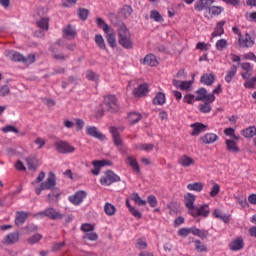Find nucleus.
Returning <instances> with one entry per match:
<instances>
[{"label": "nucleus", "instance_id": "obj_1", "mask_svg": "<svg viewBox=\"0 0 256 256\" xmlns=\"http://www.w3.org/2000/svg\"><path fill=\"white\" fill-rule=\"evenodd\" d=\"M118 43L124 49H133V40H131V34L125 24L118 29Z\"/></svg>", "mask_w": 256, "mask_h": 256}, {"label": "nucleus", "instance_id": "obj_2", "mask_svg": "<svg viewBox=\"0 0 256 256\" xmlns=\"http://www.w3.org/2000/svg\"><path fill=\"white\" fill-rule=\"evenodd\" d=\"M55 185H57V177L55 176V173L49 172L47 180L41 182L40 187L35 188V193L36 195H41V191L52 189Z\"/></svg>", "mask_w": 256, "mask_h": 256}, {"label": "nucleus", "instance_id": "obj_3", "mask_svg": "<svg viewBox=\"0 0 256 256\" xmlns=\"http://www.w3.org/2000/svg\"><path fill=\"white\" fill-rule=\"evenodd\" d=\"M81 231L86 233L82 239H88V241H97L99 239V235L93 231H95V226L89 223H84L81 225Z\"/></svg>", "mask_w": 256, "mask_h": 256}, {"label": "nucleus", "instance_id": "obj_4", "mask_svg": "<svg viewBox=\"0 0 256 256\" xmlns=\"http://www.w3.org/2000/svg\"><path fill=\"white\" fill-rule=\"evenodd\" d=\"M103 103L108 113H117V111H119V104H117L115 95L105 96Z\"/></svg>", "mask_w": 256, "mask_h": 256}, {"label": "nucleus", "instance_id": "obj_5", "mask_svg": "<svg viewBox=\"0 0 256 256\" xmlns=\"http://www.w3.org/2000/svg\"><path fill=\"white\" fill-rule=\"evenodd\" d=\"M121 181V177H119L112 170H107L104 173V176L100 179L101 185H113V183H118Z\"/></svg>", "mask_w": 256, "mask_h": 256}, {"label": "nucleus", "instance_id": "obj_6", "mask_svg": "<svg viewBox=\"0 0 256 256\" xmlns=\"http://www.w3.org/2000/svg\"><path fill=\"white\" fill-rule=\"evenodd\" d=\"M196 101H209V103H213L215 101V94H207V89L200 88L196 91Z\"/></svg>", "mask_w": 256, "mask_h": 256}, {"label": "nucleus", "instance_id": "obj_7", "mask_svg": "<svg viewBox=\"0 0 256 256\" xmlns=\"http://www.w3.org/2000/svg\"><path fill=\"white\" fill-rule=\"evenodd\" d=\"M56 151L62 153L63 155L67 153H73L75 151V147L71 146L68 142L58 141L55 143Z\"/></svg>", "mask_w": 256, "mask_h": 256}, {"label": "nucleus", "instance_id": "obj_8", "mask_svg": "<svg viewBox=\"0 0 256 256\" xmlns=\"http://www.w3.org/2000/svg\"><path fill=\"white\" fill-rule=\"evenodd\" d=\"M184 203H185L186 209H188L189 215H191L197 208V206H195V195L191 193H187L184 196Z\"/></svg>", "mask_w": 256, "mask_h": 256}, {"label": "nucleus", "instance_id": "obj_9", "mask_svg": "<svg viewBox=\"0 0 256 256\" xmlns=\"http://www.w3.org/2000/svg\"><path fill=\"white\" fill-rule=\"evenodd\" d=\"M4 56L13 63H23V54L15 50H6Z\"/></svg>", "mask_w": 256, "mask_h": 256}, {"label": "nucleus", "instance_id": "obj_10", "mask_svg": "<svg viewBox=\"0 0 256 256\" xmlns=\"http://www.w3.org/2000/svg\"><path fill=\"white\" fill-rule=\"evenodd\" d=\"M48 190L51 191V193L47 195L48 203H59V199H61V190L56 186L48 188Z\"/></svg>", "mask_w": 256, "mask_h": 256}, {"label": "nucleus", "instance_id": "obj_11", "mask_svg": "<svg viewBox=\"0 0 256 256\" xmlns=\"http://www.w3.org/2000/svg\"><path fill=\"white\" fill-rule=\"evenodd\" d=\"M85 197H87V192L85 190H79L74 195L69 196L68 199L73 205H81Z\"/></svg>", "mask_w": 256, "mask_h": 256}, {"label": "nucleus", "instance_id": "obj_12", "mask_svg": "<svg viewBox=\"0 0 256 256\" xmlns=\"http://www.w3.org/2000/svg\"><path fill=\"white\" fill-rule=\"evenodd\" d=\"M41 215H44V217H48L53 221H57V219H63L64 217L63 214H61V212L56 211L53 207L47 208L46 210L42 211Z\"/></svg>", "mask_w": 256, "mask_h": 256}, {"label": "nucleus", "instance_id": "obj_13", "mask_svg": "<svg viewBox=\"0 0 256 256\" xmlns=\"http://www.w3.org/2000/svg\"><path fill=\"white\" fill-rule=\"evenodd\" d=\"M238 43L242 48L253 47L255 45V37L251 36L250 33H246L244 38H238Z\"/></svg>", "mask_w": 256, "mask_h": 256}, {"label": "nucleus", "instance_id": "obj_14", "mask_svg": "<svg viewBox=\"0 0 256 256\" xmlns=\"http://www.w3.org/2000/svg\"><path fill=\"white\" fill-rule=\"evenodd\" d=\"M215 0H198L194 6L196 11H209Z\"/></svg>", "mask_w": 256, "mask_h": 256}, {"label": "nucleus", "instance_id": "obj_15", "mask_svg": "<svg viewBox=\"0 0 256 256\" xmlns=\"http://www.w3.org/2000/svg\"><path fill=\"white\" fill-rule=\"evenodd\" d=\"M209 205L203 204L200 207H196L191 214L192 217H209Z\"/></svg>", "mask_w": 256, "mask_h": 256}, {"label": "nucleus", "instance_id": "obj_16", "mask_svg": "<svg viewBox=\"0 0 256 256\" xmlns=\"http://www.w3.org/2000/svg\"><path fill=\"white\" fill-rule=\"evenodd\" d=\"M190 127L193 129L191 132L192 137H199L201 133H205V131H207V125L201 122L193 123Z\"/></svg>", "mask_w": 256, "mask_h": 256}, {"label": "nucleus", "instance_id": "obj_17", "mask_svg": "<svg viewBox=\"0 0 256 256\" xmlns=\"http://www.w3.org/2000/svg\"><path fill=\"white\" fill-rule=\"evenodd\" d=\"M86 133L90 137H93L94 139H98V141H105V135L99 132V130H97V127L95 126H88L86 128Z\"/></svg>", "mask_w": 256, "mask_h": 256}, {"label": "nucleus", "instance_id": "obj_18", "mask_svg": "<svg viewBox=\"0 0 256 256\" xmlns=\"http://www.w3.org/2000/svg\"><path fill=\"white\" fill-rule=\"evenodd\" d=\"M110 133L112 135L114 145L116 147H123V139H121V134H119L117 127L111 126Z\"/></svg>", "mask_w": 256, "mask_h": 256}, {"label": "nucleus", "instance_id": "obj_19", "mask_svg": "<svg viewBox=\"0 0 256 256\" xmlns=\"http://www.w3.org/2000/svg\"><path fill=\"white\" fill-rule=\"evenodd\" d=\"M26 165L29 169V171H32L35 173L37 169H39V158L37 156H29L26 158Z\"/></svg>", "mask_w": 256, "mask_h": 256}, {"label": "nucleus", "instance_id": "obj_20", "mask_svg": "<svg viewBox=\"0 0 256 256\" xmlns=\"http://www.w3.org/2000/svg\"><path fill=\"white\" fill-rule=\"evenodd\" d=\"M149 93V84H140L137 88L133 90L134 97H146Z\"/></svg>", "mask_w": 256, "mask_h": 256}, {"label": "nucleus", "instance_id": "obj_21", "mask_svg": "<svg viewBox=\"0 0 256 256\" xmlns=\"http://www.w3.org/2000/svg\"><path fill=\"white\" fill-rule=\"evenodd\" d=\"M217 139H219V136H217V134L207 133L200 138V141L203 143V145H211L215 143Z\"/></svg>", "mask_w": 256, "mask_h": 256}, {"label": "nucleus", "instance_id": "obj_22", "mask_svg": "<svg viewBox=\"0 0 256 256\" xmlns=\"http://www.w3.org/2000/svg\"><path fill=\"white\" fill-rule=\"evenodd\" d=\"M28 217H29V212L17 211L16 218H15V225H17V227H19V225H23V223L27 221Z\"/></svg>", "mask_w": 256, "mask_h": 256}, {"label": "nucleus", "instance_id": "obj_23", "mask_svg": "<svg viewBox=\"0 0 256 256\" xmlns=\"http://www.w3.org/2000/svg\"><path fill=\"white\" fill-rule=\"evenodd\" d=\"M143 65H148V67H157L159 62H157V57L153 54H148L143 59Z\"/></svg>", "mask_w": 256, "mask_h": 256}, {"label": "nucleus", "instance_id": "obj_24", "mask_svg": "<svg viewBox=\"0 0 256 256\" xmlns=\"http://www.w3.org/2000/svg\"><path fill=\"white\" fill-rule=\"evenodd\" d=\"M126 163L133 169L136 173H141V168H139V163L137 162V158L133 156H128L126 158Z\"/></svg>", "mask_w": 256, "mask_h": 256}, {"label": "nucleus", "instance_id": "obj_25", "mask_svg": "<svg viewBox=\"0 0 256 256\" xmlns=\"http://www.w3.org/2000/svg\"><path fill=\"white\" fill-rule=\"evenodd\" d=\"M178 163L181 167H191V165H195V160L187 155H183L179 158Z\"/></svg>", "mask_w": 256, "mask_h": 256}, {"label": "nucleus", "instance_id": "obj_26", "mask_svg": "<svg viewBox=\"0 0 256 256\" xmlns=\"http://www.w3.org/2000/svg\"><path fill=\"white\" fill-rule=\"evenodd\" d=\"M106 41L114 49V47H117V39L115 31L110 30L108 33H106Z\"/></svg>", "mask_w": 256, "mask_h": 256}, {"label": "nucleus", "instance_id": "obj_27", "mask_svg": "<svg viewBox=\"0 0 256 256\" xmlns=\"http://www.w3.org/2000/svg\"><path fill=\"white\" fill-rule=\"evenodd\" d=\"M17 241H19V232H14V233L8 234L4 238L3 243H7L8 245H13L17 243Z\"/></svg>", "mask_w": 256, "mask_h": 256}, {"label": "nucleus", "instance_id": "obj_28", "mask_svg": "<svg viewBox=\"0 0 256 256\" xmlns=\"http://www.w3.org/2000/svg\"><path fill=\"white\" fill-rule=\"evenodd\" d=\"M224 25H225L224 20L218 22L213 33H212V37H221V35H223V33H225V29L223 28Z\"/></svg>", "mask_w": 256, "mask_h": 256}, {"label": "nucleus", "instance_id": "obj_29", "mask_svg": "<svg viewBox=\"0 0 256 256\" xmlns=\"http://www.w3.org/2000/svg\"><path fill=\"white\" fill-rule=\"evenodd\" d=\"M238 67H239L238 65L233 64L232 67L227 71V74L225 76L226 83H231V81H233V77L237 75Z\"/></svg>", "mask_w": 256, "mask_h": 256}, {"label": "nucleus", "instance_id": "obj_30", "mask_svg": "<svg viewBox=\"0 0 256 256\" xmlns=\"http://www.w3.org/2000/svg\"><path fill=\"white\" fill-rule=\"evenodd\" d=\"M77 36V32L71 27V24H68L66 28H63V37H67L68 39H75Z\"/></svg>", "mask_w": 256, "mask_h": 256}, {"label": "nucleus", "instance_id": "obj_31", "mask_svg": "<svg viewBox=\"0 0 256 256\" xmlns=\"http://www.w3.org/2000/svg\"><path fill=\"white\" fill-rule=\"evenodd\" d=\"M231 251H241L243 249V239L237 238L236 240H233L229 245Z\"/></svg>", "mask_w": 256, "mask_h": 256}, {"label": "nucleus", "instance_id": "obj_32", "mask_svg": "<svg viewBox=\"0 0 256 256\" xmlns=\"http://www.w3.org/2000/svg\"><path fill=\"white\" fill-rule=\"evenodd\" d=\"M104 213L108 217H113V215H115V213H117V208L115 207V205H113L109 202H106L104 205Z\"/></svg>", "mask_w": 256, "mask_h": 256}, {"label": "nucleus", "instance_id": "obj_33", "mask_svg": "<svg viewBox=\"0 0 256 256\" xmlns=\"http://www.w3.org/2000/svg\"><path fill=\"white\" fill-rule=\"evenodd\" d=\"M213 217H215V219H220V221H223L224 223H229L230 221V216L223 214V212L219 209H215L213 211Z\"/></svg>", "mask_w": 256, "mask_h": 256}, {"label": "nucleus", "instance_id": "obj_34", "mask_svg": "<svg viewBox=\"0 0 256 256\" xmlns=\"http://www.w3.org/2000/svg\"><path fill=\"white\" fill-rule=\"evenodd\" d=\"M203 187H205V185L202 182H194L187 185L189 191H196L197 193H201Z\"/></svg>", "mask_w": 256, "mask_h": 256}, {"label": "nucleus", "instance_id": "obj_35", "mask_svg": "<svg viewBox=\"0 0 256 256\" xmlns=\"http://www.w3.org/2000/svg\"><path fill=\"white\" fill-rule=\"evenodd\" d=\"M242 135L246 139H252V137H255V135H256V127L250 126L246 129L242 130Z\"/></svg>", "mask_w": 256, "mask_h": 256}, {"label": "nucleus", "instance_id": "obj_36", "mask_svg": "<svg viewBox=\"0 0 256 256\" xmlns=\"http://www.w3.org/2000/svg\"><path fill=\"white\" fill-rule=\"evenodd\" d=\"M96 25L99 27V29H102L104 33H109V31H111L109 24H107L102 18H96Z\"/></svg>", "mask_w": 256, "mask_h": 256}, {"label": "nucleus", "instance_id": "obj_37", "mask_svg": "<svg viewBox=\"0 0 256 256\" xmlns=\"http://www.w3.org/2000/svg\"><path fill=\"white\" fill-rule=\"evenodd\" d=\"M225 143L227 151H230L231 153H239V148L237 143H235V140H226Z\"/></svg>", "mask_w": 256, "mask_h": 256}, {"label": "nucleus", "instance_id": "obj_38", "mask_svg": "<svg viewBox=\"0 0 256 256\" xmlns=\"http://www.w3.org/2000/svg\"><path fill=\"white\" fill-rule=\"evenodd\" d=\"M128 119L131 125H135L136 123H139L143 119V115L137 112H131L128 116Z\"/></svg>", "mask_w": 256, "mask_h": 256}, {"label": "nucleus", "instance_id": "obj_39", "mask_svg": "<svg viewBox=\"0 0 256 256\" xmlns=\"http://www.w3.org/2000/svg\"><path fill=\"white\" fill-rule=\"evenodd\" d=\"M201 83L204 85H211L215 83V76L213 74H204L201 76Z\"/></svg>", "mask_w": 256, "mask_h": 256}, {"label": "nucleus", "instance_id": "obj_40", "mask_svg": "<svg viewBox=\"0 0 256 256\" xmlns=\"http://www.w3.org/2000/svg\"><path fill=\"white\" fill-rule=\"evenodd\" d=\"M132 13H133V8H131L130 5H124L120 10V15L124 17V19L131 17Z\"/></svg>", "mask_w": 256, "mask_h": 256}, {"label": "nucleus", "instance_id": "obj_41", "mask_svg": "<svg viewBox=\"0 0 256 256\" xmlns=\"http://www.w3.org/2000/svg\"><path fill=\"white\" fill-rule=\"evenodd\" d=\"M154 105H165V93L158 92L153 99Z\"/></svg>", "mask_w": 256, "mask_h": 256}, {"label": "nucleus", "instance_id": "obj_42", "mask_svg": "<svg viewBox=\"0 0 256 256\" xmlns=\"http://www.w3.org/2000/svg\"><path fill=\"white\" fill-rule=\"evenodd\" d=\"M37 27L43 31H47L49 29V19L46 17H41V20L37 21Z\"/></svg>", "mask_w": 256, "mask_h": 256}, {"label": "nucleus", "instance_id": "obj_43", "mask_svg": "<svg viewBox=\"0 0 256 256\" xmlns=\"http://www.w3.org/2000/svg\"><path fill=\"white\" fill-rule=\"evenodd\" d=\"M150 19H153V21H156V23H163L164 21L163 16L157 10H152L150 12Z\"/></svg>", "mask_w": 256, "mask_h": 256}, {"label": "nucleus", "instance_id": "obj_44", "mask_svg": "<svg viewBox=\"0 0 256 256\" xmlns=\"http://www.w3.org/2000/svg\"><path fill=\"white\" fill-rule=\"evenodd\" d=\"M221 193V186L215 182H212V188L209 192L210 197H217Z\"/></svg>", "mask_w": 256, "mask_h": 256}, {"label": "nucleus", "instance_id": "obj_45", "mask_svg": "<svg viewBox=\"0 0 256 256\" xmlns=\"http://www.w3.org/2000/svg\"><path fill=\"white\" fill-rule=\"evenodd\" d=\"M136 249L139 251H143L147 249V241H145V238H138L135 243Z\"/></svg>", "mask_w": 256, "mask_h": 256}, {"label": "nucleus", "instance_id": "obj_46", "mask_svg": "<svg viewBox=\"0 0 256 256\" xmlns=\"http://www.w3.org/2000/svg\"><path fill=\"white\" fill-rule=\"evenodd\" d=\"M78 17L81 21H87V17H89V9L87 8H78Z\"/></svg>", "mask_w": 256, "mask_h": 256}, {"label": "nucleus", "instance_id": "obj_47", "mask_svg": "<svg viewBox=\"0 0 256 256\" xmlns=\"http://www.w3.org/2000/svg\"><path fill=\"white\" fill-rule=\"evenodd\" d=\"M95 43L98 45L99 49H107V45H105V40L103 39V36L101 34H97L95 36Z\"/></svg>", "mask_w": 256, "mask_h": 256}, {"label": "nucleus", "instance_id": "obj_48", "mask_svg": "<svg viewBox=\"0 0 256 256\" xmlns=\"http://www.w3.org/2000/svg\"><path fill=\"white\" fill-rule=\"evenodd\" d=\"M130 199H132V201H134L136 203V205H147V201L141 199V196H139V194L134 193L130 196Z\"/></svg>", "mask_w": 256, "mask_h": 256}, {"label": "nucleus", "instance_id": "obj_49", "mask_svg": "<svg viewBox=\"0 0 256 256\" xmlns=\"http://www.w3.org/2000/svg\"><path fill=\"white\" fill-rule=\"evenodd\" d=\"M194 245L195 250L199 251V253H204L205 251H207V246L203 242H201V240H195Z\"/></svg>", "mask_w": 256, "mask_h": 256}, {"label": "nucleus", "instance_id": "obj_50", "mask_svg": "<svg viewBox=\"0 0 256 256\" xmlns=\"http://www.w3.org/2000/svg\"><path fill=\"white\" fill-rule=\"evenodd\" d=\"M168 209L170 210L171 215H178L179 214V204L175 202H171L168 204Z\"/></svg>", "mask_w": 256, "mask_h": 256}, {"label": "nucleus", "instance_id": "obj_51", "mask_svg": "<svg viewBox=\"0 0 256 256\" xmlns=\"http://www.w3.org/2000/svg\"><path fill=\"white\" fill-rule=\"evenodd\" d=\"M86 78L88 81H99V74L95 73L93 70H87Z\"/></svg>", "mask_w": 256, "mask_h": 256}, {"label": "nucleus", "instance_id": "obj_52", "mask_svg": "<svg viewBox=\"0 0 256 256\" xmlns=\"http://www.w3.org/2000/svg\"><path fill=\"white\" fill-rule=\"evenodd\" d=\"M211 103L213 102L206 101L204 104L199 105L201 113H211Z\"/></svg>", "mask_w": 256, "mask_h": 256}, {"label": "nucleus", "instance_id": "obj_53", "mask_svg": "<svg viewBox=\"0 0 256 256\" xmlns=\"http://www.w3.org/2000/svg\"><path fill=\"white\" fill-rule=\"evenodd\" d=\"M208 11L212 15H221V13L225 11V9L221 6H210V9Z\"/></svg>", "mask_w": 256, "mask_h": 256}, {"label": "nucleus", "instance_id": "obj_54", "mask_svg": "<svg viewBox=\"0 0 256 256\" xmlns=\"http://www.w3.org/2000/svg\"><path fill=\"white\" fill-rule=\"evenodd\" d=\"M49 51H51L53 59H56L57 61H65V55H63V53H55V47L51 46Z\"/></svg>", "mask_w": 256, "mask_h": 256}, {"label": "nucleus", "instance_id": "obj_55", "mask_svg": "<svg viewBox=\"0 0 256 256\" xmlns=\"http://www.w3.org/2000/svg\"><path fill=\"white\" fill-rule=\"evenodd\" d=\"M255 84H256V76L252 77L251 79H247L244 83V87L246 89H255Z\"/></svg>", "mask_w": 256, "mask_h": 256}, {"label": "nucleus", "instance_id": "obj_56", "mask_svg": "<svg viewBox=\"0 0 256 256\" xmlns=\"http://www.w3.org/2000/svg\"><path fill=\"white\" fill-rule=\"evenodd\" d=\"M227 45H229V43L226 39H220L216 42V49L218 51H223V49H226Z\"/></svg>", "mask_w": 256, "mask_h": 256}, {"label": "nucleus", "instance_id": "obj_57", "mask_svg": "<svg viewBox=\"0 0 256 256\" xmlns=\"http://www.w3.org/2000/svg\"><path fill=\"white\" fill-rule=\"evenodd\" d=\"M92 165H98L99 167H105V165L112 166L113 162L110 160H94Z\"/></svg>", "mask_w": 256, "mask_h": 256}, {"label": "nucleus", "instance_id": "obj_58", "mask_svg": "<svg viewBox=\"0 0 256 256\" xmlns=\"http://www.w3.org/2000/svg\"><path fill=\"white\" fill-rule=\"evenodd\" d=\"M22 63L25 65H31V63H35V54H29L27 57L23 56Z\"/></svg>", "mask_w": 256, "mask_h": 256}, {"label": "nucleus", "instance_id": "obj_59", "mask_svg": "<svg viewBox=\"0 0 256 256\" xmlns=\"http://www.w3.org/2000/svg\"><path fill=\"white\" fill-rule=\"evenodd\" d=\"M40 239H43L41 234H34L28 239V243H30V245H35V243H39Z\"/></svg>", "mask_w": 256, "mask_h": 256}, {"label": "nucleus", "instance_id": "obj_60", "mask_svg": "<svg viewBox=\"0 0 256 256\" xmlns=\"http://www.w3.org/2000/svg\"><path fill=\"white\" fill-rule=\"evenodd\" d=\"M11 93V90L9 89L8 85H3L0 88V97H7Z\"/></svg>", "mask_w": 256, "mask_h": 256}, {"label": "nucleus", "instance_id": "obj_61", "mask_svg": "<svg viewBox=\"0 0 256 256\" xmlns=\"http://www.w3.org/2000/svg\"><path fill=\"white\" fill-rule=\"evenodd\" d=\"M237 203H239L242 207H249V203L247 202V198L243 196L235 197Z\"/></svg>", "mask_w": 256, "mask_h": 256}, {"label": "nucleus", "instance_id": "obj_62", "mask_svg": "<svg viewBox=\"0 0 256 256\" xmlns=\"http://www.w3.org/2000/svg\"><path fill=\"white\" fill-rule=\"evenodd\" d=\"M147 203H149L150 207H157V197L154 195L148 196Z\"/></svg>", "mask_w": 256, "mask_h": 256}, {"label": "nucleus", "instance_id": "obj_63", "mask_svg": "<svg viewBox=\"0 0 256 256\" xmlns=\"http://www.w3.org/2000/svg\"><path fill=\"white\" fill-rule=\"evenodd\" d=\"M153 144H140L138 148L140 151H153Z\"/></svg>", "mask_w": 256, "mask_h": 256}, {"label": "nucleus", "instance_id": "obj_64", "mask_svg": "<svg viewBox=\"0 0 256 256\" xmlns=\"http://www.w3.org/2000/svg\"><path fill=\"white\" fill-rule=\"evenodd\" d=\"M189 233H191V228H181L178 231V235L180 237H187V235H189Z\"/></svg>", "mask_w": 256, "mask_h": 256}]
</instances>
